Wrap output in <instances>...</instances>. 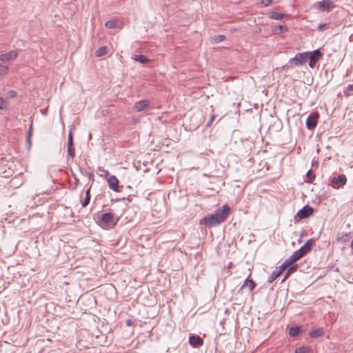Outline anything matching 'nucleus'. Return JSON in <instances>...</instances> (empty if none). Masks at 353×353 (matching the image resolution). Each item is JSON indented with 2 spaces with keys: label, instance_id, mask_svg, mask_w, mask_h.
<instances>
[{
  "label": "nucleus",
  "instance_id": "obj_8",
  "mask_svg": "<svg viewBox=\"0 0 353 353\" xmlns=\"http://www.w3.org/2000/svg\"><path fill=\"white\" fill-rule=\"evenodd\" d=\"M204 223L208 227H212L221 223L214 214H210L205 216L203 219Z\"/></svg>",
  "mask_w": 353,
  "mask_h": 353
},
{
  "label": "nucleus",
  "instance_id": "obj_12",
  "mask_svg": "<svg viewBox=\"0 0 353 353\" xmlns=\"http://www.w3.org/2000/svg\"><path fill=\"white\" fill-rule=\"evenodd\" d=\"M107 181L109 188L114 192H119V180L114 175L109 176L107 178Z\"/></svg>",
  "mask_w": 353,
  "mask_h": 353
},
{
  "label": "nucleus",
  "instance_id": "obj_23",
  "mask_svg": "<svg viewBox=\"0 0 353 353\" xmlns=\"http://www.w3.org/2000/svg\"><path fill=\"white\" fill-rule=\"evenodd\" d=\"M296 268H297V265H294V266H292V267H290V268L287 270V271H286V272H285V275H284V277H283V279H282V282H284V281H285V280L289 277V276H290L292 272H295V271L296 270Z\"/></svg>",
  "mask_w": 353,
  "mask_h": 353
},
{
  "label": "nucleus",
  "instance_id": "obj_41",
  "mask_svg": "<svg viewBox=\"0 0 353 353\" xmlns=\"http://www.w3.org/2000/svg\"><path fill=\"white\" fill-rule=\"evenodd\" d=\"M32 136V125L30 126L29 131H28V137Z\"/></svg>",
  "mask_w": 353,
  "mask_h": 353
},
{
  "label": "nucleus",
  "instance_id": "obj_11",
  "mask_svg": "<svg viewBox=\"0 0 353 353\" xmlns=\"http://www.w3.org/2000/svg\"><path fill=\"white\" fill-rule=\"evenodd\" d=\"M313 208L309 205L304 206L302 209L298 211L296 216L301 219H306L313 213Z\"/></svg>",
  "mask_w": 353,
  "mask_h": 353
},
{
  "label": "nucleus",
  "instance_id": "obj_6",
  "mask_svg": "<svg viewBox=\"0 0 353 353\" xmlns=\"http://www.w3.org/2000/svg\"><path fill=\"white\" fill-rule=\"evenodd\" d=\"M347 182V178L345 174H340L337 177H334L331 180V185L335 189H339L343 186Z\"/></svg>",
  "mask_w": 353,
  "mask_h": 353
},
{
  "label": "nucleus",
  "instance_id": "obj_39",
  "mask_svg": "<svg viewBox=\"0 0 353 353\" xmlns=\"http://www.w3.org/2000/svg\"><path fill=\"white\" fill-rule=\"evenodd\" d=\"M8 95L10 98L14 97L16 96V92L13 90H10L8 92Z\"/></svg>",
  "mask_w": 353,
  "mask_h": 353
},
{
  "label": "nucleus",
  "instance_id": "obj_30",
  "mask_svg": "<svg viewBox=\"0 0 353 353\" xmlns=\"http://www.w3.org/2000/svg\"><path fill=\"white\" fill-rule=\"evenodd\" d=\"M289 267L288 264L286 263V261H285V262L283 263H282L277 269L276 270L281 274L282 272L288 268Z\"/></svg>",
  "mask_w": 353,
  "mask_h": 353
},
{
  "label": "nucleus",
  "instance_id": "obj_34",
  "mask_svg": "<svg viewBox=\"0 0 353 353\" xmlns=\"http://www.w3.org/2000/svg\"><path fill=\"white\" fill-rule=\"evenodd\" d=\"M225 39V37L222 34H219L214 37V39L216 42H221Z\"/></svg>",
  "mask_w": 353,
  "mask_h": 353
},
{
  "label": "nucleus",
  "instance_id": "obj_13",
  "mask_svg": "<svg viewBox=\"0 0 353 353\" xmlns=\"http://www.w3.org/2000/svg\"><path fill=\"white\" fill-rule=\"evenodd\" d=\"M68 155L72 158H73L75 156V149L74 147L72 132L71 131L69 132V134H68Z\"/></svg>",
  "mask_w": 353,
  "mask_h": 353
},
{
  "label": "nucleus",
  "instance_id": "obj_14",
  "mask_svg": "<svg viewBox=\"0 0 353 353\" xmlns=\"http://www.w3.org/2000/svg\"><path fill=\"white\" fill-rule=\"evenodd\" d=\"M189 343L192 347H197L203 344V340L199 336L192 335L189 337Z\"/></svg>",
  "mask_w": 353,
  "mask_h": 353
},
{
  "label": "nucleus",
  "instance_id": "obj_37",
  "mask_svg": "<svg viewBox=\"0 0 353 353\" xmlns=\"http://www.w3.org/2000/svg\"><path fill=\"white\" fill-rule=\"evenodd\" d=\"M327 26V23H322V24H319L318 26V30H323L324 28H325Z\"/></svg>",
  "mask_w": 353,
  "mask_h": 353
},
{
  "label": "nucleus",
  "instance_id": "obj_9",
  "mask_svg": "<svg viewBox=\"0 0 353 353\" xmlns=\"http://www.w3.org/2000/svg\"><path fill=\"white\" fill-rule=\"evenodd\" d=\"M318 112L312 113L306 120V126L308 130L314 129L317 125Z\"/></svg>",
  "mask_w": 353,
  "mask_h": 353
},
{
  "label": "nucleus",
  "instance_id": "obj_2",
  "mask_svg": "<svg viewBox=\"0 0 353 353\" xmlns=\"http://www.w3.org/2000/svg\"><path fill=\"white\" fill-rule=\"evenodd\" d=\"M307 61V53H297L293 58L290 59L286 65L282 66V70L288 71L294 66H301L304 65Z\"/></svg>",
  "mask_w": 353,
  "mask_h": 353
},
{
  "label": "nucleus",
  "instance_id": "obj_28",
  "mask_svg": "<svg viewBox=\"0 0 353 353\" xmlns=\"http://www.w3.org/2000/svg\"><path fill=\"white\" fill-rule=\"evenodd\" d=\"M306 177L308 179L309 182L311 183L315 179L316 175L312 170H309L306 173Z\"/></svg>",
  "mask_w": 353,
  "mask_h": 353
},
{
  "label": "nucleus",
  "instance_id": "obj_40",
  "mask_svg": "<svg viewBox=\"0 0 353 353\" xmlns=\"http://www.w3.org/2000/svg\"><path fill=\"white\" fill-rule=\"evenodd\" d=\"M318 164H319V163H318V161H312V165L313 167H314V166H318Z\"/></svg>",
  "mask_w": 353,
  "mask_h": 353
},
{
  "label": "nucleus",
  "instance_id": "obj_38",
  "mask_svg": "<svg viewBox=\"0 0 353 353\" xmlns=\"http://www.w3.org/2000/svg\"><path fill=\"white\" fill-rule=\"evenodd\" d=\"M3 173L5 174V175H4L5 177H8V176L12 175L13 170H9L8 172L5 171Z\"/></svg>",
  "mask_w": 353,
  "mask_h": 353
},
{
  "label": "nucleus",
  "instance_id": "obj_32",
  "mask_svg": "<svg viewBox=\"0 0 353 353\" xmlns=\"http://www.w3.org/2000/svg\"><path fill=\"white\" fill-rule=\"evenodd\" d=\"M8 105V101L0 97V110L6 109Z\"/></svg>",
  "mask_w": 353,
  "mask_h": 353
},
{
  "label": "nucleus",
  "instance_id": "obj_20",
  "mask_svg": "<svg viewBox=\"0 0 353 353\" xmlns=\"http://www.w3.org/2000/svg\"><path fill=\"white\" fill-rule=\"evenodd\" d=\"M248 287L249 288V290L250 291H252L255 286H256V284L254 283V281L252 280V279H249V278L248 277L245 281H244V283L243 285V287Z\"/></svg>",
  "mask_w": 353,
  "mask_h": 353
},
{
  "label": "nucleus",
  "instance_id": "obj_25",
  "mask_svg": "<svg viewBox=\"0 0 353 353\" xmlns=\"http://www.w3.org/2000/svg\"><path fill=\"white\" fill-rule=\"evenodd\" d=\"M281 274L276 270H274L268 277V282L271 283H272L277 277H279Z\"/></svg>",
  "mask_w": 353,
  "mask_h": 353
},
{
  "label": "nucleus",
  "instance_id": "obj_17",
  "mask_svg": "<svg viewBox=\"0 0 353 353\" xmlns=\"http://www.w3.org/2000/svg\"><path fill=\"white\" fill-rule=\"evenodd\" d=\"M132 59L134 61H138L141 63H147L149 62V59H148V57L143 54H134L132 57Z\"/></svg>",
  "mask_w": 353,
  "mask_h": 353
},
{
  "label": "nucleus",
  "instance_id": "obj_22",
  "mask_svg": "<svg viewBox=\"0 0 353 353\" xmlns=\"http://www.w3.org/2000/svg\"><path fill=\"white\" fill-rule=\"evenodd\" d=\"M107 53H108V48L106 46H103L96 50L95 56L97 57H101L102 56L105 55Z\"/></svg>",
  "mask_w": 353,
  "mask_h": 353
},
{
  "label": "nucleus",
  "instance_id": "obj_10",
  "mask_svg": "<svg viewBox=\"0 0 353 353\" xmlns=\"http://www.w3.org/2000/svg\"><path fill=\"white\" fill-rule=\"evenodd\" d=\"M18 53V50H11L8 52L1 54L0 55V61L2 62L13 61L17 57Z\"/></svg>",
  "mask_w": 353,
  "mask_h": 353
},
{
  "label": "nucleus",
  "instance_id": "obj_24",
  "mask_svg": "<svg viewBox=\"0 0 353 353\" xmlns=\"http://www.w3.org/2000/svg\"><path fill=\"white\" fill-rule=\"evenodd\" d=\"M299 332H300V329L299 327H292L290 328L289 335L291 337H296V336L299 335Z\"/></svg>",
  "mask_w": 353,
  "mask_h": 353
},
{
  "label": "nucleus",
  "instance_id": "obj_18",
  "mask_svg": "<svg viewBox=\"0 0 353 353\" xmlns=\"http://www.w3.org/2000/svg\"><path fill=\"white\" fill-rule=\"evenodd\" d=\"M324 333V330L323 328H318L316 330H313L310 332V336L312 338H319L321 336H323Z\"/></svg>",
  "mask_w": 353,
  "mask_h": 353
},
{
  "label": "nucleus",
  "instance_id": "obj_44",
  "mask_svg": "<svg viewBox=\"0 0 353 353\" xmlns=\"http://www.w3.org/2000/svg\"><path fill=\"white\" fill-rule=\"evenodd\" d=\"M30 137H28V139H27V141L29 142V143H30Z\"/></svg>",
  "mask_w": 353,
  "mask_h": 353
},
{
  "label": "nucleus",
  "instance_id": "obj_26",
  "mask_svg": "<svg viewBox=\"0 0 353 353\" xmlns=\"http://www.w3.org/2000/svg\"><path fill=\"white\" fill-rule=\"evenodd\" d=\"M117 23L115 20H109L105 23V26L107 28L113 29L116 28Z\"/></svg>",
  "mask_w": 353,
  "mask_h": 353
},
{
  "label": "nucleus",
  "instance_id": "obj_7",
  "mask_svg": "<svg viewBox=\"0 0 353 353\" xmlns=\"http://www.w3.org/2000/svg\"><path fill=\"white\" fill-rule=\"evenodd\" d=\"M314 242V239H308L306 243L297 250L300 255L303 257L310 252Z\"/></svg>",
  "mask_w": 353,
  "mask_h": 353
},
{
  "label": "nucleus",
  "instance_id": "obj_43",
  "mask_svg": "<svg viewBox=\"0 0 353 353\" xmlns=\"http://www.w3.org/2000/svg\"><path fill=\"white\" fill-rule=\"evenodd\" d=\"M85 196H90V190H88L85 192Z\"/></svg>",
  "mask_w": 353,
  "mask_h": 353
},
{
  "label": "nucleus",
  "instance_id": "obj_3",
  "mask_svg": "<svg viewBox=\"0 0 353 353\" xmlns=\"http://www.w3.org/2000/svg\"><path fill=\"white\" fill-rule=\"evenodd\" d=\"M336 5L332 0H323L314 4V8L321 12H330Z\"/></svg>",
  "mask_w": 353,
  "mask_h": 353
},
{
  "label": "nucleus",
  "instance_id": "obj_42",
  "mask_svg": "<svg viewBox=\"0 0 353 353\" xmlns=\"http://www.w3.org/2000/svg\"><path fill=\"white\" fill-rule=\"evenodd\" d=\"M126 323H127V325H131V324H132V321H131V320H130V319H128V320L127 321Z\"/></svg>",
  "mask_w": 353,
  "mask_h": 353
},
{
  "label": "nucleus",
  "instance_id": "obj_27",
  "mask_svg": "<svg viewBox=\"0 0 353 353\" xmlns=\"http://www.w3.org/2000/svg\"><path fill=\"white\" fill-rule=\"evenodd\" d=\"M343 93L346 97H349L350 96L352 95L353 94V84L348 85V86L344 90Z\"/></svg>",
  "mask_w": 353,
  "mask_h": 353
},
{
  "label": "nucleus",
  "instance_id": "obj_45",
  "mask_svg": "<svg viewBox=\"0 0 353 353\" xmlns=\"http://www.w3.org/2000/svg\"><path fill=\"white\" fill-rule=\"evenodd\" d=\"M351 248L353 250V239H352V243H351Z\"/></svg>",
  "mask_w": 353,
  "mask_h": 353
},
{
  "label": "nucleus",
  "instance_id": "obj_33",
  "mask_svg": "<svg viewBox=\"0 0 353 353\" xmlns=\"http://www.w3.org/2000/svg\"><path fill=\"white\" fill-rule=\"evenodd\" d=\"M90 196H85L83 201H82V206L83 208L86 207L88 203H90Z\"/></svg>",
  "mask_w": 353,
  "mask_h": 353
},
{
  "label": "nucleus",
  "instance_id": "obj_15",
  "mask_svg": "<svg viewBox=\"0 0 353 353\" xmlns=\"http://www.w3.org/2000/svg\"><path fill=\"white\" fill-rule=\"evenodd\" d=\"M150 105L148 100H141L135 103L134 108L137 112L144 110Z\"/></svg>",
  "mask_w": 353,
  "mask_h": 353
},
{
  "label": "nucleus",
  "instance_id": "obj_31",
  "mask_svg": "<svg viewBox=\"0 0 353 353\" xmlns=\"http://www.w3.org/2000/svg\"><path fill=\"white\" fill-rule=\"evenodd\" d=\"M8 66L0 64V76L6 74L8 72Z\"/></svg>",
  "mask_w": 353,
  "mask_h": 353
},
{
  "label": "nucleus",
  "instance_id": "obj_21",
  "mask_svg": "<svg viewBox=\"0 0 353 353\" xmlns=\"http://www.w3.org/2000/svg\"><path fill=\"white\" fill-rule=\"evenodd\" d=\"M288 30V28L287 26H281V25L275 26L273 28V32L275 34H281V33L287 32Z\"/></svg>",
  "mask_w": 353,
  "mask_h": 353
},
{
  "label": "nucleus",
  "instance_id": "obj_29",
  "mask_svg": "<svg viewBox=\"0 0 353 353\" xmlns=\"http://www.w3.org/2000/svg\"><path fill=\"white\" fill-rule=\"evenodd\" d=\"M310 350L307 347L301 346L296 349L295 353H309Z\"/></svg>",
  "mask_w": 353,
  "mask_h": 353
},
{
  "label": "nucleus",
  "instance_id": "obj_5",
  "mask_svg": "<svg viewBox=\"0 0 353 353\" xmlns=\"http://www.w3.org/2000/svg\"><path fill=\"white\" fill-rule=\"evenodd\" d=\"M230 212V208L228 205H225L222 208H219L214 214L221 223L228 219Z\"/></svg>",
  "mask_w": 353,
  "mask_h": 353
},
{
  "label": "nucleus",
  "instance_id": "obj_1",
  "mask_svg": "<svg viewBox=\"0 0 353 353\" xmlns=\"http://www.w3.org/2000/svg\"><path fill=\"white\" fill-rule=\"evenodd\" d=\"M119 221L112 212H105L102 214L98 220L99 225L105 230L113 228Z\"/></svg>",
  "mask_w": 353,
  "mask_h": 353
},
{
  "label": "nucleus",
  "instance_id": "obj_16",
  "mask_svg": "<svg viewBox=\"0 0 353 353\" xmlns=\"http://www.w3.org/2000/svg\"><path fill=\"white\" fill-rule=\"evenodd\" d=\"M303 256L300 255L299 252L296 250L295 251L292 255H291L288 259L285 260L286 263L290 266V265L293 264L294 262L299 260Z\"/></svg>",
  "mask_w": 353,
  "mask_h": 353
},
{
  "label": "nucleus",
  "instance_id": "obj_4",
  "mask_svg": "<svg viewBox=\"0 0 353 353\" xmlns=\"http://www.w3.org/2000/svg\"><path fill=\"white\" fill-rule=\"evenodd\" d=\"M307 59H309V66L313 68L316 62L321 58L323 53L319 49L315 50L312 52H306Z\"/></svg>",
  "mask_w": 353,
  "mask_h": 353
},
{
  "label": "nucleus",
  "instance_id": "obj_36",
  "mask_svg": "<svg viewBox=\"0 0 353 353\" xmlns=\"http://www.w3.org/2000/svg\"><path fill=\"white\" fill-rule=\"evenodd\" d=\"M216 115L212 114L210 117V121L206 123V127H210L212 125V123L215 119Z\"/></svg>",
  "mask_w": 353,
  "mask_h": 353
},
{
  "label": "nucleus",
  "instance_id": "obj_35",
  "mask_svg": "<svg viewBox=\"0 0 353 353\" xmlns=\"http://www.w3.org/2000/svg\"><path fill=\"white\" fill-rule=\"evenodd\" d=\"M261 3L264 7H268L272 3V0H261Z\"/></svg>",
  "mask_w": 353,
  "mask_h": 353
},
{
  "label": "nucleus",
  "instance_id": "obj_19",
  "mask_svg": "<svg viewBox=\"0 0 353 353\" xmlns=\"http://www.w3.org/2000/svg\"><path fill=\"white\" fill-rule=\"evenodd\" d=\"M268 17L270 19H274V20H282L284 17V14L281 13H278L274 11H271L268 12Z\"/></svg>",
  "mask_w": 353,
  "mask_h": 353
}]
</instances>
